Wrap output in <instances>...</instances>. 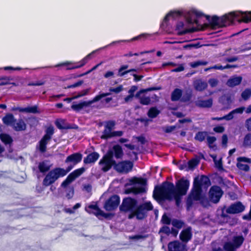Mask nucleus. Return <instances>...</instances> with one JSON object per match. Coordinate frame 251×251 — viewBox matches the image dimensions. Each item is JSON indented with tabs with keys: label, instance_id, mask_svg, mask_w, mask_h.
<instances>
[{
	"label": "nucleus",
	"instance_id": "052dcab7",
	"mask_svg": "<svg viewBox=\"0 0 251 251\" xmlns=\"http://www.w3.org/2000/svg\"><path fill=\"white\" fill-rule=\"evenodd\" d=\"M151 52V51H145L140 52V53H133L131 52H129L128 53L125 54L124 55V56L125 57H131L134 55V56H138L139 54H143L149 53Z\"/></svg>",
	"mask_w": 251,
	"mask_h": 251
},
{
	"label": "nucleus",
	"instance_id": "aec40b11",
	"mask_svg": "<svg viewBox=\"0 0 251 251\" xmlns=\"http://www.w3.org/2000/svg\"><path fill=\"white\" fill-rule=\"evenodd\" d=\"M55 125L60 130L62 129H77L78 126L76 125H71L69 123H66V120L64 119H57L55 121Z\"/></svg>",
	"mask_w": 251,
	"mask_h": 251
},
{
	"label": "nucleus",
	"instance_id": "13d9d810",
	"mask_svg": "<svg viewBox=\"0 0 251 251\" xmlns=\"http://www.w3.org/2000/svg\"><path fill=\"white\" fill-rule=\"evenodd\" d=\"M206 64H207V62H205V61H197L192 62L191 63L190 66L191 67L195 68L199 66L205 65Z\"/></svg>",
	"mask_w": 251,
	"mask_h": 251
},
{
	"label": "nucleus",
	"instance_id": "f704fd0d",
	"mask_svg": "<svg viewBox=\"0 0 251 251\" xmlns=\"http://www.w3.org/2000/svg\"><path fill=\"white\" fill-rule=\"evenodd\" d=\"M194 86L196 90L202 91L207 88V84L205 82L199 80L195 81Z\"/></svg>",
	"mask_w": 251,
	"mask_h": 251
},
{
	"label": "nucleus",
	"instance_id": "680f3d73",
	"mask_svg": "<svg viewBox=\"0 0 251 251\" xmlns=\"http://www.w3.org/2000/svg\"><path fill=\"white\" fill-rule=\"evenodd\" d=\"M115 125V123L114 121H109L106 122L105 126V128L111 131Z\"/></svg>",
	"mask_w": 251,
	"mask_h": 251
},
{
	"label": "nucleus",
	"instance_id": "c03bdc74",
	"mask_svg": "<svg viewBox=\"0 0 251 251\" xmlns=\"http://www.w3.org/2000/svg\"><path fill=\"white\" fill-rule=\"evenodd\" d=\"M224 248L226 251H236V250L237 249L231 242H226L224 246Z\"/></svg>",
	"mask_w": 251,
	"mask_h": 251
},
{
	"label": "nucleus",
	"instance_id": "5701e85b",
	"mask_svg": "<svg viewBox=\"0 0 251 251\" xmlns=\"http://www.w3.org/2000/svg\"><path fill=\"white\" fill-rule=\"evenodd\" d=\"M235 12L239 14V16H237V18L236 19V21L239 23L242 22L245 23H248L251 22V11L248 13L241 12Z\"/></svg>",
	"mask_w": 251,
	"mask_h": 251
},
{
	"label": "nucleus",
	"instance_id": "b1692460",
	"mask_svg": "<svg viewBox=\"0 0 251 251\" xmlns=\"http://www.w3.org/2000/svg\"><path fill=\"white\" fill-rule=\"evenodd\" d=\"M182 14V12L180 11H170L164 18L163 21L160 25L161 27H162L167 25V23L169 22L170 17L175 18L176 17H180Z\"/></svg>",
	"mask_w": 251,
	"mask_h": 251
},
{
	"label": "nucleus",
	"instance_id": "4be33fe9",
	"mask_svg": "<svg viewBox=\"0 0 251 251\" xmlns=\"http://www.w3.org/2000/svg\"><path fill=\"white\" fill-rule=\"evenodd\" d=\"M100 157L98 152L94 151L88 154L83 159L84 164H94Z\"/></svg>",
	"mask_w": 251,
	"mask_h": 251
},
{
	"label": "nucleus",
	"instance_id": "a18cd8bd",
	"mask_svg": "<svg viewBox=\"0 0 251 251\" xmlns=\"http://www.w3.org/2000/svg\"><path fill=\"white\" fill-rule=\"evenodd\" d=\"M171 232V229L169 226H163L160 228L158 233L164 234L166 236H169Z\"/></svg>",
	"mask_w": 251,
	"mask_h": 251
},
{
	"label": "nucleus",
	"instance_id": "a211bd4d",
	"mask_svg": "<svg viewBox=\"0 0 251 251\" xmlns=\"http://www.w3.org/2000/svg\"><path fill=\"white\" fill-rule=\"evenodd\" d=\"M245 209V206L241 201H237L231 204L226 210L228 214H238L243 212Z\"/></svg>",
	"mask_w": 251,
	"mask_h": 251
},
{
	"label": "nucleus",
	"instance_id": "09e8293b",
	"mask_svg": "<svg viewBox=\"0 0 251 251\" xmlns=\"http://www.w3.org/2000/svg\"><path fill=\"white\" fill-rule=\"evenodd\" d=\"M241 96L244 100H248L251 96V90L250 89H246L242 92Z\"/></svg>",
	"mask_w": 251,
	"mask_h": 251
},
{
	"label": "nucleus",
	"instance_id": "49530a36",
	"mask_svg": "<svg viewBox=\"0 0 251 251\" xmlns=\"http://www.w3.org/2000/svg\"><path fill=\"white\" fill-rule=\"evenodd\" d=\"M112 132L106 128H104L102 132V135L100 138L102 139H108L112 137Z\"/></svg>",
	"mask_w": 251,
	"mask_h": 251
},
{
	"label": "nucleus",
	"instance_id": "2f4dec72",
	"mask_svg": "<svg viewBox=\"0 0 251 251\" xmlns=\"http://www.w3.org/2000/svg\"><path fill=\"white\" fill-rule=\"evenodd\" d=\"M242 77L241 76H236L229 79L227 81V84L230 87H234L241 83Z\"/></svg>",
	"mask_w": 251,
	"mask_h": 251
},
{
	"label": "nucleus",
	"instance_id": "1a4fd4ad",
	"mask_svg": "<svg viewBox=\"0 0 251 251\" xmlns=\"http://www.w3.org/2000/svg\"><path fill=\"white\" fill-rule=\"evenodd\" d=\"M110 95V93H102L96 96L92 100L88 101H82L78 103L73 102L71 108L76 112H79L84 107L89 106L92 103L99 101L102 98Z\"/></svg>",
	"mask_w": 251,
	"mask_h": 251
},
{
	"label": "nucleus",
	"instance_id": "20e7f679",
	"mask_svg": "<svg viewBox=\"0 0 251 251\" xmlns=\"http://www.w3.org/2000/svg\"><path fill=\"white\" fill-rule=\"evenodd\" d=\"M211 185L209 178L205 175H201L200 177L196 176L194 179L193 195L195 201L200 200L202 186L208 187Z\"/></svg>",
	"mask_w": 251,
	"mask_h": 251
},
{
	"label": "nucleus",
	"instance_id": "6ab92c4d",
	"mask_svg": "<svg viewBox=\"0 0 251 251\" xmlns=\"http://www.w3.org/2000/svg\"><path fill=\"white\" fill-rule=\"evenodd\" d=\"M186 250V246L178 240H174L169 242L168 244V251H185Z\"/></svg>",
	"mask_w": 251,
	"mask_h": 251
},
{
	"label": "nucleus",
	"instance_id": "e2e57ef3",
	"mask_svg": "<svg viewBox=\"0 0 251 251\" xmlns=\"http://www.w3.org/2000/svg\"><path fill=\"white\" fill-rule=\"evenodd\" d=\"M83 80H79L77 82H76L73 84L68 85L67 87H65V89L75 88V87L80 86L81 85H82L83 84Z\"/></svg>",
	"mask_w": 251,
	"mask_h": 251
},
{
	"label": "nucleus",
	"instance_id": "412c9836",
	"mask_svg": "<svg viewBox=\"0 0 251 251\" xmlns=\"http://www.w3.org/2000/svg\"><path fill=\"white\" fill-rule=\"evenodd\" d=\"M192 237V228L188 226L183 229L179 234V239L182 242L187 243Z\"/></svg>",
	"mask_w": 251,
	"mask_h": 251
},
{
	"label": "nucleus",
	"instance_id": "338daca9",
	"mask_svg": "<svg viewBox=\"0 0 251 251\" xmlns=\"http://www.w3.org/2000/svg\"><path fill=\"white\" fill-rule=\"evenodd\" d=\"M74 194V190L73 188H70L67 192L66 197L68 199H71L73 198Z\"/></svg>",
	"mask_w": 251,
	"mask_h": 251
},
{
	"label": "nucleus",
	"instance_id": "ddd939ff",
	"mask_svg": "<svg viewBox=\"0 0 251 251\" xmlns=\"http://www.w3.org/2000/svg\"><path fill=\"white\" fill-rule=\"evenodd\" d=\"M223 194L224 192L220 186L213 185L211 187L209 191V200L214 203H217L220 201Z\"/></svg>",
	"mask_w": 251,
	"mask_h": 251
},
{
	"label": "nucleus",
	"instance_id": "7ed1b4c3",
	"mask_svg": "<svg viewBox=\"0 0 251 251\" xmlns=\"http://www.w3.org/2000/svg\"><path fill=\"white\" fill-rule=\"evenodd\" d=\"M67 174V170L60 167H55L50 170L45 176L43 180V185L49 186L53 184L58 178L63 177Z\"/></svg>",
	"mask_w": 251,
	"mask_h": 251
},
{
	"label": "nucleus",
	"instance_id": "393cba45",
	"mask_svg": "<svg viewBox=\"0 0 251 251\" xmlns=\"http://www.w3.org/2000/svg\"><path fill=\"white\" fill-rule=\"evenodd\" d=\"M88 208L95 210L96 211L94 212L93 214L97 217H98L99 216H101L103 217H104L105 218H107L110 215V213H104L103 211H102L99 207L97 204H90L88 206Z\"/></svg>",
	"mask_w": 251,
	"mask_h": 251
},
{
	"label": "nucleus",
	"instance_id": "4d7b16f0",
	"mask_svg": "<svg viewBox=\"0 0 251 251\" xmlns=\"http://www.w3.org/2000/svg\"><path fill=\"white\" fill-rule=\"evenodd\" d=\"M0 80H1L0 83V86H3L10 84V81L13 80V78L11 77H8L0 78Z\"/></svg>",
	"mask_w": 251,
	"mask_h": 251
},
{
	"label": "nucleus",
	"instance_id": "bf43d9fd",
	"mask_svg": "<svg viewBox=\"0 0 251 251\" xmlns=\"http://www.w3.org/2000/svg\"><path fill=\"white\" fill-rule=\"evenodd\" d=\"M123 90V86L122 85L118 86L116 88H110L109 91L110 92H114L116 94H118Z\"/></svg>",
	"mask_w": 251,
	"mask_h": 251
},
{
	"label": "nucleus",
	"instance_id": "72a5a7b5",
	"mask_svg": "<svg viewBox=\"0 0 251 251\" xmlns=\"http://www.w3.org/2000/svg\"><path fill=\"white\" fill-rule=\"evenodd\" d=\"M245 239L242 235L235 236L233 238V244L235 248H239L243 244Z\"/></svg>",
	"mask_w": 251,
	"mask_h": 251
},
{
	"label": "nucleus",
	"instance_id": "423d86ee",
	"mask_svg": "<svg viewBox=\"0 0 251 251\" xmlns=\"http://www.w3.org/2000/svg\"><path fill=\"white\" fill-rule=\"evenodd\" d=\"M169 195L167 191L162 190L161 189L154 187L153 192V197L156 200H168L169 201H172L174 199L176 201V204L177 206H179L181 202V197L183 195H181L175 193H171V199H168L167 195Z\"/></svg>",
	"mask_w": 251,
	"mask_h": 251
},
{
	"label": "nucleus",
	"instance_id": "774afa93",
	"mask_svg": "<svg viewBox=\"0 0 251 251\" xmlns=\"http://www.w3.org/2000/svg\"><path fill=\"white\" fill-rule=\"evenodd\" d=\"M213 130L217 133H222L225 131V127L221 126H218L213 128Z\"/></svg>",
	"mask_w": 251,
	"mask_h": 251
},
{
	"label": "nucleus",
	"instance_id": "c756f323",
	"mask_svg": "<svg viewBox=\"0 0 251 251\" xmlns=\"http://www.w3.org/2000/svg\"><path fill=\"white\" fill-rule=\"evenodd\" d=\"M212 104L213 100L211 98L205 100H199L197 103L198 106L202 108H210Z\"/></svg>",
	"mask_w": 251,
	"mask_h": 251
},
{
	"label": "nucleus",
	"instance_id": "a19ab883",
	"mask_svg": "<svg viewBox=\"0 0 251 251\" xmlns=\"http://www.w3.org/2000/svg\"><path fill=\"white\" fill-rule=\"evenodd\" d=\"M130 182L133 184H139L143 186L147 184V179L144 178L134 177L130 180Z\"/></svg>",
	"mask_w": 251,
	"mask_h": 251
},
{
	"label": "nucleus",
	"instance_id": "4c0bfd02",
	"mask_svg": "<svg viewBox=\"0 0 251 251\" xmlns=\"http://www.w3.org/2000/svg\"><path fill=\"white\" fill-rule=\"evenodd\" d=\"M0 139L5 145L11 144L13 142L12 137L9 134L6 133H1L0 134Z\"/></svg>",
	"mask_w": 251,
	"mask_h": 251
},
{
	"label": "nucleus",
	"instance_id": "58836bf2",
	"mask_svg": "<svg viewBox=\"0 0 251 251\" xmlns=\"http://www.w3.org/2000/svg\"><path fill=\"white\" fill-rule=\"evenodd\" d=\"M207 135V133L206 131H199L196 134L194 138L196 140L201 142L205 140Z\"/></svg>",
	"mask_w": 251,
	"mask_h": 251
},
{
	"label": "nucleus",
	"instance_id": "8fccbe9b",
	"mask_svg": "<svg viewBox=\"0 0 251 251\" xmlns=\"http://www.w3.org/2000/svg\"><path fill=\"white\" fill-rule=\"evenodd\" d=\"M216 138L214 136H208L207 137V141L208 147L210 148L214 149L216 148V146H212V145L216 141Z\"/></svg>",
	"mask_w": 251,
	"mask_h": 251
},
{
	"label": "nucleus",
	"instance_id": "0e129e2a",
	"mask_svg": "<svg viewBox=\"0 0 251 251\" xmlns=\"http://www.w3.org/2000/svg\"><path fill=\"white\" fill-rule=\"evenodd\" d=\"M191 98V96L190 94L186 93L183 96H182L181 98L180 99V101L183 102H186L189 101Z\"/></svg>",
	"mask_w": 251,
	"mask_h": 251
},
{
	"label": "nucleus",
	"instance_id": "e433bc0d",
	"mask_svg": "<svg viewBox=\"0 0 251 251\" xmlns=\"http://www.w3.org/2000/svg\"><path fill=\"white\" fill-rule=\"evenodd\" d=\"M19 111L21 112L37 113L38 111L36 106H28L25 108L19 107Z\"/></svg>",
	"mask_w": 251,
	"mask_h": 251
},
{
	"label": "nucleus",
	"instance_id": "864d4df0",
	"mask_svg": "<svg viewBox=\"0 0 251 251\" xmlns=\"http://www.w3.org/2000/svg\"><path fill=\"white\" fill-rule=\"evenodd\" d=\"M193 195V193L192 194ZM195 200L194 199V196L192 195V196H189L187 199L186 200V208L187 210H189L190 207H192V206L193 204V201Z\"/></svg>",
	"mask_w": 251,
	"mask_h": 251
},
{
	"label": "nucleus",
	"instance_id": "79ce46f5",
	"mask_svg": "<svg viewBox=\"0 0 251 251\" xmlns=\"http://www.w3.org/2000/svg\"><path fill=\"white\" fill-rule=\"evenodd\" d=\"M243 146L245 147H251V133H249L245 136Z\"/></svg>",
	"mask_w": 251,
	"mask_h": 251
},
{
	"label": "nucleus",
	"instance_id": "c9c22d12",
	"mask_svg": "<svg viewBox=\"0 0 251 251\" xmlns=\"http://www.w3.org/2000/svg\"><path fill=\"white\" fill-rule=\"evenodd\" d=\"M160 113V111L156 107H151L149 109L147 114L149 118L153 119L156 118Z\"/></svg>",
	"mask_w": 251,
	"mask_h": 251
},
{
	"label": "nucleus",
	"instance_id": "5fc2aeb1",
	"mask_svg": "<svg viewBox=\"0 0 251 251\" xmlns=\"http://www.w3.org/2000/svg\"><path fill=\"white\" fill-rule=\"evenodd\" d=\"M134 194L137 195L145 193L146 192V188L144 187H133Z\"/></svg>",
	"mask_w": 251,
	"mask_h": 251
},
{
	"label": "nucleus",
	"instance_id": "603ef678",
	"mask_svg": "<svg viewBox=\"0 0 251 251\" xmlns=\"http://www.w3.org/2000/svg\"><path fill=\"white\" fill-rule=\"evenodd\" d=\"M161 221L163 224L169 225L171 223V219L165 213L162 216Z\"/></svg>",
	"mask_w": 251,
	"mask_h": 251
},
{
	"label": "nucleus",
	"instance_id": "9b49d317",
	"mask_svg": "<svg viewBox=\"0 0 251 251\" xmlns=\"http://www.w3.org/2000/svg\"><path fill=\"white\" fill-rule=\"evenodd\" d=\"M137 206V201L130 197L126 198L123 199L120 209L122 211L130 212L132 213L135 210Z\"/></svg>",
	"mask_w": 251,
	"mask_h": 251
},
{
	"label": "nucleus",
	"instance_id": "473e14b6",
	"mask_svg": "<svg viewBox=\"0 0 251 251\" xmlns=\"http://www.w3.org/2000/svg\"><path fill=\"white\" fill-rule=\"evenodd\" d=\"M161 89V87L160 86L158 87H151L146 89H142L138 91L135 95V97L136 98H138L140 100V95L142 93H146L149 91H154V90H159Z\"/></svg>",
	"mask_w": 251,
	"mask_h": 251
},
{
	"label": "nucleus",
	"instance_id": "c85d7f7f",
	"mask_svg": "<svg viewBox=\"0 0 251 251\" xmlns=\"http://www.w3.org/2000/svg\"><path fill=\"white\" fill-rule=\"evenodd\" d=\"M47 162L48 161L44 160L39 163L38 168L40 173L44 174L50 171V166Z\"/></svg>",
	"mask_w": 251,
	"mask_h": 251
},
{
	"label": "nucleus",
	"instance_id": "4468645a",
	"mask_svg": "<svg viewBox=\"0 0 251 251\" xmlns=\"http://www.w3.org/2000/svg\"><path fill=\"white\" fill-rule=\"evenodd\" d=\"M86 170V169L82 167L77 169L71 173L62 182L61 186L62 187H66L76 178L81 176Z\"/></svg>",
	"mask_w": 251,
	"mask_h": 251
},
{
	"label": "nucleus",
	"instance_id": "39448f33",
	"mask_svg": "<svg viewBox=\"0 0 251 251\" xmlns=\"http://www.w3.org/2000/svg\"><path fill=\"white\" fill-rule=\"evenodd\" d=\"M153 209V206L151 202L150 201H146L137 205L135 210L128 215V218L131 219L135 217L137 220H143L148 217V212L152 210Z\"/></svg>",
	"mask_w": 251,
	"mask_h": 251
},
{
	"label": "nucleus",
	"instance_id": "ea45409f",
	"mask_svg": "<svg viewBox=\"0 0 251 251\" xmlns=\"http://www.w3.org/2000/svg\"><path fill=\"white\" fill-rule=\"evenodd\" d=\"M88 92V89H85L82 90L81 92L78 93L77 95L75 96L72 98H67L64 99V100L68 101L69 102H70L72 100L74 99H76L79 98H80L81 97H83L84 96H85L87 94Z\"/></svg>",
	"mask_w": 251,
	"mask_h": 251
},
{
	"label": "nucleus",
	"instance_id": "2eb2a0df",
	"mask_svg": "<svg viewBox=\"0 0 251 251\" xmlns=\"http://www.w3.org/2000/svg\"><path fill=\"white\" fill-rule=\"evenodd\" d=\"M120 202V197L117 195H113L106 201L103 207L106 211L114 210L118 207Z\"/></svg>",
	"mask_w": 251,
	"mask_h": 251
},
{
	"label": "nucleus",
	"instance_id": "f03ea898",
	"mask_svg": "<svg viewBox=\"0 0 251 251\" xmlns=\"http://www.w3.org/2000/svg\"><path fill=\"white\" fill-rule=\"evenodd\" d=\"M189 181L182 177L176 182V186L173 183L165 181L160 185H156L155 187L167 191L169 194L167 195V198L171 199L170 194L173 193L185 195L189 189Z\"/></svg>",
	"mask_w": 251,
	"mask_h": 251
},
{
	"label": "nucleus",
	"instance_id": "f8f14e48",
	"mask_svg": "<svg viewBox=\"0 0 251 251\" xmlns=\"http://www.w3.org/2000/svg\"><path fill=\"white\" fill-rule=\"evenodd\" d=\"M95 52V51H93L91 53L87 55L85 57H84L83 59H82L80 61L76 63H72L70 62H66L62 64H61V66H67L66 70H71L75 69H78L84 66L90 60L91 58L92 54Z\"/></svg>",
	"mask_w": 251,
	"mask_h": 251
},
{
	"label": "nucleus",
	"instance_id": "3c124183",
	"mask_svg": "<svg viewBox=\"0 0 251 251\" xmlns=\"http://www.w3.org/2000/svg\"><path fill=\"white\" fill-rule=\"evenodd\" d=\"M140 103L144 105H148L151 102V98L149 97H142L140 98Z\"/></svg>",
	"mask_w": 251,
	"mask_h": 251
},
{
	"label": "nucleus",
	"instance_id": "f3484780",
	"mask_svg": "<svg viewBox=\"0 0 251 251\" xmlns=\"http://www.w3.org/2000/svg\"><path fill=\"white\" fill-rule=\"evenodd\" d=\"M184 24L183 22L179 21L177 23L176 26V30L177 31V34L182 36L188 33H193L201 30L199 28L193 27L190 28L183 29Z\"/></svg>",
	"mask_w": 251,
	"mask_h": 251
},
{
	"label": "nucleus",
	"instance_id": "9d476101",
	"mask_svg": "<svg viewBox=\"0 0 251 251\" xmlns=\"http://www.w3.org/2000/svg\"><path fill=\"white\" fill-rule=\"evenodd\" d=\"M82 156L83 155L81 153L75 152L67 157L65 160V163L66 164L70 163L65 169V170H67V174L70 172L76 165L81 161Z\"/></svg>",
	"mask_w": 251,
	"mask_h": 251
},
{
	"label": "nucleus",
	"instance_id": "de8ad7c7",
	"mask_svg": "<svg viewBox=\"0 0 251 251\" xmlns=\"http://www.w3.org/2000/svg\"><path fill=\"white\" fill-rule=\"evenodd\" d=\"M172 225L177 229H180L184 225V223L177 219L174 220L172 222Z\"/></svg>",
	"mask_w": 251,
	"mask_h": 251
},
{
	"label": "nucleus",
	"instance_id": "f257e3e1",
	"mask_svg": "<svg viewBox=\"0 0 251 251\" xmlns=\"http://www.w3.org/2000/svg\"><path fill=\"white\" fill-rule=\"evenodd\" d=\"M192 13L197 17L201 16L205 17L206 20L209 21L210 25L212 27H224L232 25L236 21L239 14L235 12H231L228 14L219 17L217 15H214L211 18L209 15H204L201 12L194 10Z\"/></svg>",
	"mask_w": 251,
	"mask_h": 251
},
{
	"label": "nucleus",
	"instance_id": "37998d69",
	"mask_svg": "<svg viewBox=\"0 0 251 251\" xmlns=\"http://www.w3.org/2000/svg\"><path fill=\"white\" fill-rule=\"evenodd\" d=\"M199 163V160L197 159H192L188 162V170L194 169Z\"/></svg>",
	"mask_w": 251,
	"mask_h": 251
},
{
	"label": "nucleus",
	"instance_id": "6e6552de",
	"mask_svg": "<svg viewBox=\"0 0 251 251\" xmlns=\"http://www.w3.org/2000/svg\"><path fill=\"white\" fill-rule=\"evenodd\" d=\"M116 161L113 159V152L111 151H108L99 162L101 167V170L103 172L109 171L113 167L114 169Z\"/></svg>",
	"mask_w": 251,
	"mask_h": 251
},
{
	"label": "nucleus",
	"instance_id": "69168bd1",
	"mask_svg": "<svg viewBox=\"0 0 251 251\" xmlns=\"http://www.w3.org/2000/svg\"><path fill=\"white\" fill-rule=\"evenodd\" d=\"M148 237L147 235H140V234H137L135 235L130 237L131 239H134V240H139V239H144Z\"/></svg>",
	"mask_w": 251,
	"mask_h": 251
},
{
	"label": "nucleus",
	"instance_id": "6e6d98bb",
	"mask_svg": "<svg viewBox=\"0 0 251 251\" xmlns=\"http://www.w3.org/2000/svg\"><path fill=\"white\" fill-rule=\"evenodd\" d=\"M237 167L239 169L245 172L248 171L250 169V167L248 165L241 163L240 162L237 163Z\"/></svg>",
	"mask_w": 251,
	"mask_h": 251
},
{
	"label": "nucleus",
	"instance_id": "0eeeda50",
	"mask_svg": "<svg viewBox=\"0 0 251 251\" xmlns=\"http://www.w3.org/2000/svg\"><path fill=\"white\" fill-rule=\"evenodd\" d=\"M54 133V129L52 126H48L45 130V134L38 142L37 149L41 153H44L47 151V146L52 138Z\"/></svg>",
	"mask_w": 251,
	"mask_h": 251
},
{
	"label": "nucleus",
	"instance_id": "dca6fc26",
	"mask_svg": "<svg viewBox=\"0 0 251 251\" xmlns=\"http://www.w3.org/2000/svg\"><path fill=\"white\" fill-rule=\"evenodd\" d=\"M133 166V163L130 161H122L118 163L116 162L114 170L120 173H128L132 170Z\"/></svg>",
	"mask_w": 251,
	"mask_h": 251
},
{
	"label": "nucleus",
	"instance_id": "bb28decb",
	"mask_svg": "<svg viewBox=\"0 0 251 251\" xmlns=\"http://www.w3.org/2000/svg\"><path fill=\"white\" fill-rule=\"evenodd\" d=\"M113 152V156H114L116 159H121L124 155V152L122 147L119 145L113 146L112 150H109Z\"/></svg>",
	"mask_w": 251,
	"mask_h": 251
},
{
	"label": "nucleus",
	"instance_id": "a878e982",
	"mask_svg": "<svg viewBox=\"0 0 251 251\" xmlns=\"http://www.w3.org/2000/svg\"><path fill=\"white\" fill-rule=\"evenodd\" d=\"M12 127L16 131H24L26 128V125L22 119H19L18 121L13 124Z\"/></svg>",
	"mask_w": 251,
	"mask_h": 251
},
{
	"label": "nucleus",
	"instance_id": "7c9ffc66",
	"mask_svg": "<svg viewBox=\"0 0 251 251\" xmlns=\"http://www.w3.org/2000/svg\"><path fill=\"white\" fill-rule=\"evenodd\" d=\"M2 121L4 124L12 126L13 124L16 122V119H15L12 114L9 113L6 114L2 118Z\"/></svg>",
	"mask_w": 251,
	"mask_h": 251
},
{
	"label": "nucleus",
	"instance_id": "cd10ccee",
	"mask_svg": "<svg viewBox=\"0 0 251 251\" xmlns=\"http://www.w3.org/2000/svg\"><path fill=\"white\" fill-rule=\"evenodd\" d=\"M182 90L180 89H175L171 94V100L172 101H180V99L182 96Z\"/></svg>",
	"mask_w": 251,
	"mask_h": 251
}]
</instances>
